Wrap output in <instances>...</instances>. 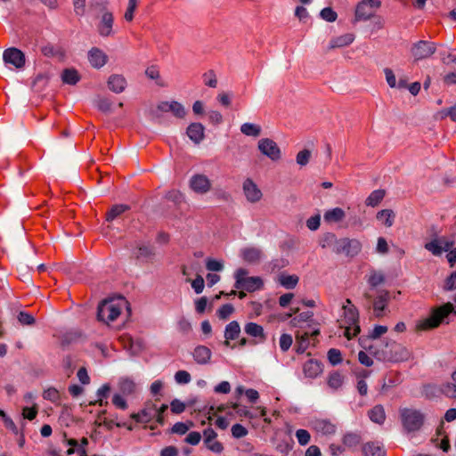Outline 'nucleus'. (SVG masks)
<instances>
[{
  "label": "nucleus",
  "instance_id": "17",
  "mask_svg": "<svg viewBox=\"0 0 456 456\" xmlns=\"http://www.w3.org/2000/svg\"><path fill=\"white\" fill-rule=\"evenodd\" d=\"M311 427L318 434L323 436L333 435L336 432V426L327 419H314L311 422Z\"/></svg>",
  "mask_w": 456,
  "mask_h": 456
},
{
  "label": "nucleus",
  "instance_id": "10",
  "mask_svg": "<svg viewBox=\"0 0 456 456\" xmlns=\"http://www.w3.org/2000/svg\"><path fill=\"white\" fill-rule=\"evenodd\" d=\"M362 249V243L356 239H340L338 248H336L337 254H346L354 256L359 254Z\"/></svg>",
  "mask_w": 456,
  "mask_h": 456
},
{
  "label": "nucleus",
  "instance_id": "5",
  "mask_svg": "<svg viewBox=\"0 0 456 456\" xmlns=\"http://www.w3.org/2000/svg\"><path fill=\"white\" fill-rule=\"evenodd\" d=\"M248 272L247 269L239 268L234 273V287L237 289H244L248 292H254L261 289L264 286L263 280L258 276L248 277Z\"/></svg>",
  "mask_w": 456,
  "mask_h": 456
},
{
  "label": "nucleus",
  "instance_id": "7",
  "mask_svg": "<svg viewBox=\"0 0 456 456\" xmlns=\"http://www.w3.org/2000/svg\"><path fill=\"white\" fill-rule=\"evenodd\" d=\"M381 2L379 0H362L355 9L354 21H365L375 17L379 9Z\"/></svg>",
  "mask_w": 456,
  "mask_h": 456
},
{
  "label": "nucleus",
  "instance_id": "45",
  "mask_svg": "<svg viewBox=\"0 0 456 456\" xmlns=\"http://www.w3.org/2000/svg\"><path fill=\"white\" fill-rule=\"evenodd\" d=\"M384 281L385 276L380 272L373 271L368 278V283L371 288H376L377 286L382 284Z\"/></svg>",
  "mask_w": 456,
  "mask_h": 456
},
{
  "label": "nucleus",
  "instance_id": "51",
  "mask_svg": "<svg viewBox=\"0 0 456 456\" xmlns=\"http://www.w3.org/2000/svg\"><path fill=\"white\" fill-rule=\"evenodd\" d=\"M321 17L329 21V22H333L337 20L338 18V15H337V12H334L330 7H325L323 8L322 11H321V13H320Z\"/></svg>",
  "mask_w": 456,
  "mask_h": 456
},
{
  "label": "nucleus",
  "instance_id": "62",
  "mask_svg": "<svg viewBox=\"0 0 456 456\" xmlns=\"http://www.w3.org/2000/svg\"><path fill=\"white\" fill-rule=\"evenodd\" d=\"M171 411L175 414H180L184 411L185 404L178 399H174L171 403Z\"/></svg>",
  "mask_w": 456,
  "mask_h": 456
},
{
  "label": "nucleus",
  "instance_id": "60",
  "mask_svg": "<svg viewBox=\"0 0 456 456\" xmlns=\"http://www.w3.org/2000/svg\"><path fill=\"white\" fill-rule=\"evenodd\" d=\"M368 371H363V374H362V378L358 379L357 381V390H358V393L361 395H367V392H368V386H367V383L365 382L364 380V378L367 377L368 375Z\"/></svg>",
  "mask_w": 456,
  "mask_h": 456
},
{
  "label": "nucleus",
  "instance_id": "46",
  "mask_svg": "<svg viewBox=\"0 0 456 456\" xmlns=\"http://www.w3.org/2000/svg\"><path fill=\"white\" fill-rule=\"evenodd\" d=\"M231 407L240 417H246L249 419H253L255 417L246 406L238 403H232Z\"/></svg>",
  "mask_w": 456,
  "mask_h": 456
},
{
  "label": "nucleus",
  "instance_id": "47",
  "mask_svg": "<svg viewBox=\"0 0 456 456\" xmlns=\"http://www.w3.org/2000/svg\"><path fill=\"white\" fill-rule=\"evenodd\" d=\"M310 158L311 151L309 150H303L297 154L296 160L299 166L304 167L308 164Z\"/></svg>",
  "mask_w": 456,
  "mask_h": 456
},
{
  "label": "nucleus",
  "instance_id": "18",
  "mask_svg": "<svg viewBox=\"0 0 456 456\" xmlns=\"http://www.w3.org/2000/svg\"><path fill=\"white\" fill-rule=\"evenodd\" d=\"M240 256L247 263L257 264L260 262L263 253L259 248L246 247L240 250Z\"/></svg>",
  "mask_w": 456,
  "mask_h": 456
},
{
  "label": "nucleus",
  "instance_id": "28",
  "mask_svg": "<svg viewBox=\"0 0 456 456\" xmlns=\"http://www.w3.org/2000/svg\"><path fill=\"white\" fill-rule=\"evenodd\" d=\"M134 254L137 259L148 262L153 258L155 252L154 248L151 245L142 244L137 247L136 251Z\"/></svg>",
  "mask_w": 456,
  "mask_h": 456
},
{
  "label": "nucleus",
  "instance_id": "33",
  "mask_svg": "<svg viewBox=\"0 0 456 456\" xmlns=\"http://www.w3.org/2000/svg\"><path fill=\"white\" fill-rule=\"evenodd\" d=\"M442 392L447 397L456 399V370L452 373V381L443 385Z\"/></svg>",
  "mask_w": 456,
  "mask_h": 456
},
{
  "label": "nucleus",
  "instance_id": "11",
  "mask_svg": "<svg viewBox=\"0 0 456 456\" xmlns=\"http://www.w3.org/2000/svg\"><path fill=\"white\" fill-rule=\"evenodd\" d=\"M211 181L207 175L197 174L190 179V188L196 193L205 194L211 189Z\"/></svg>",
  "mask_w": 456,
  "mask_h": 456
},
{
  "label": "nucleus",
  "instance_id": "59",
  "mask_svg": "<svg viewBox=\"0 0 456 456\" xmlns=\"http://www.w3.org/2000/svg\"><path fill=\"white\" fill-rule=\"evenodd\" d=\"M43 396L45 399L55 403L59 400L60 394L56 388L50 387V388L45 390Z\"/></svg>",
  "mask_w": 456,
  "mask_h": 456
},
{
  "label": "nucleus",
  "instance_id": "53",
  "mask_svg": "<svg viewBox=\"0 0 456 456\" xmlns=\"http://www.w3.org/2000/svg\"><path fill=\"white\" fill-rule=\"evenodd\" d=\"M297 442L301 445H306L310 442L311 436L305 429H298L296 432Z\"/></svg>",
  "mask_w": 456,
  "mask_h": 456
},
{
  "label": "nucleus",
  "instance_id": "50",
  "mask_svg": "<svg viewBox=\"0 0 456 456\" xmlns=\"http://www.w3.org/2000/svg\"><path fill=\"white\" fill-rule=\"evenodd\" d=\"M17 318L22 325H33L35 323L34 316L27 312H20Z\"/></svg>",
  "mask_w": 456,
  "mask_h": 456
},
{
  "label": "nucleus",
  "instance_id": "15",
  "mask_svg": "<svg viewBox=\"0 0 456 456\" xmlns=\"http://www.w3.org/2000/svg\"><path fill=\"white\" fill-rule=\"evenodd\" d=\"M320 334L319 330H314L311 332L305 331L304 330H300L297 331L296 339L298 344L297 346V353H304L308 346L311 344V340H314V338Z\"/></svg>",
  "mask_w": 456,
  "mask_h": 456
},
{
  "label": "nucleus",
  "instance_id": "1",
  "mask_svg": "<svg viewBox=\"0 0 456 456\" xmlns=\"http://www.w3.org/2000/svg\"><path fill=\"white\" fill-rule=\"evenodd\" d=\"M341 310L342 314L338 319V323L339 327L344 330V336L351 339L361 330L359 325V313L349 298L346 299L343 303Z\"/></svg>",
  "mask_w": 456,
  "mask_h": 456
},
{
  "label": "nucleus",
  "instance_id": "25",
  "mask_svg": "<svg viewBox=\"0 0 456 456\" xmlns=\"http://www.w3.org/2000/svg\"><path fill=\"white\" fill-rule=\"evenodd\" d=\"M118 388L119 394L123 395H131L136 390V384L132 379L122 377L118 379Z\"/></svg>",
  "mask_w": 456,
  "mask_h": 456
},
{
  "label": "nucleus",
  "instance_id": "61",
  "mask_svg": "<svg viewBox=\"0 0 456 456\" xmlns=\"http://www.w3.org/2000/svg\"><path fill=\"white\" fill-rule=\"evenodd\" d=\"M206 267L208 271L220 272L223 270L224 265L222 262L216 259H208Z\"/></svg>",
  "mask_w": 456,
  "mask_h": 456
},
{
  "label": "nucleus",
  "instance_id": "38",
  "mask_svg": "<svg viewBox=\"0 0 456 456\" xmlns=\"http://www.w3.org/2000/svg\"><path fill=\"white\" fill-rule=\"evenodd\" d=\"M377 219L381 221L385 226L391 227L394 224L395 214L391 209H383L378 212Z\"/></svg>",
  "mask_w": 456,
  "mask_h": 456
},
{
  "label": "nucleus",
  "instance_id": "37",
  "mask_svg": "<svg viewBox=\"0 0 456 456\" xmlns=\"http://www.w3.org/2000/svg\"><path fill=\"white\" fill-rule=\"evenodd\" d=\"M240 132L247 136L257 137L261 134V126L253 123H244L240 126Z\"/></svg>",
  "mask_w": 456,
  "mask_h": 456
},
{
  "label": "nucleus",
  "instance_id": "35",
  "mask_svg": "<svg viewBox=\"0 0 456 456\" xmlns=\"http://www.w3.org/2000/svg\"><path fill=\"white\" fill-rule=\"evenodd\" d=\"M61 79L65 84L76 85L80 80V77L75 69H66L61 74Z\"/></svg>",
  "mask_w": 456,
  "mask_h": 456
},
{
  "label": "nucleus",
  "instance_id": "23",
  "mask_svg": "<svg viewBox=\"0 0 456 456\" xmlns=\"http://www.w3.org/2000/svg\"><path fill=\"white\" fill-rule=\"evenodd\" d=\"M108 87L115 94H120L126 87V80L122 75H111L108 79Z\"/></svg>",
  "mask_w": 456,
  "mask_h": 456
},
{
  "label": "nucleus",
  "instance_id": "49",
  "mask_svg": "<svg viewBox=\"0 0 456 456\" xmlns=\"http://www.w3.org/2000/svg\"><path fill=\"white\" fill-rule=\"evenodd\" d=\"M234 311L232 305H223L217 311V315L222 320H226Z\"/></svg>",
  "mask_w": 456,
  "mask_h": 456
},
{
  "label": "nucleus",
  "instance_id": "16",
  "mask_svg": "<svg viewBox=\"0 0 456 456\" xmlns=\"http://www.w3.org/2000/svg\"><path fill=\"white\" fill-rule=\"evenodd\" d=\"M114 17L112 12L106 11L102 13L100 23L98 25V31L102 37H109L112 34V27Z\"/></svg>",
  "mask_w": 456,
  "mask_h": 456
},
{
  "label": "nucleus",
  "instance_id": "48",
  "mask_svg": "<svg viewBox=\"0 0 456 456\" xmlns=\"http://www.w3.org/2000/svg\"><path fill=\"white\" fill-rule=\"evenodd\" d=\"M112 403L116 408L121 409V410H126L128 407V404H127L126 399L123 397V395H121L119 393L114 394V395L112 397Z\"/></svg>",
  "mask_w": 456,
  "mask_h": 456
},
{
  "label": "nucleus",
  "instance_id": "26",
  "mask_svg": "<svg viewBox=\"0 0 456 456\" xmlns=\"http://www.w3.org/2000/svg\"><path fill=\"white\" fill-rule=\"evenodd\" d=\"M212 355L211 350L205 346H198L195 347L192 356L199 364H207Z\"/></svg>",
  "mask_w": 456,
  "mask_h": 456
},
{
  "label": "nucleus",
  "instance_id": "13",
  "mask_svg": "<svg viewBox=\"0 0 456 456\" xmlns=\"http://www.w3.org/2000/svg\"><path fill=\"white\" fill-rule=\"evenodd\" d=\"M244 195L250 203H256L262 199V191L250 178H247L242 185Z\"/></svg>",
  "mask_w": 456,
  "mask_h": 456
},
{
  "label": "nucleus",
  "instance_id": "41",
  "mask_svg": "<svg viewBox=\"0 0 456 456\" xmlns=\"http://www.w3.org/2000/svg\"><path fill=\"white\" fill-rule=\"evenodd\" d=\"M128 209H129V207L125 204L114 205L107 212L106 219H107V221H112Z\"/></svg>",
  "mask_w": 456,
  "mask_h": 456
},
{
  "label": "nucleus",
  "instance_id": "34",
  "mask_svg": "<svg viewBox=\"0 0 456 456\" xmlns=\"http://www.w3.org/2000/svg\"><path fill=\"white\" fill-rule=\"evenodd\" d=\"M240 333V327L236 321L231 322L226 325L224 330V337L227 340H234Z\"/></svg>",
  "mask_w": 456,
  "mask_h": 456
},
{
  "label": "nucleus",
  "instance_id": "27",
  "mask_svg": "<svg viewBox=\"0 0 456 456\" xmlns=\"http://www.w3.org/2000/svg\"><path fill=\"white\" fill-rule=\"evenodd\" d=\"M354 40V35L353 33H346L336 37H333L330 41V49L340 48L351 45Z\"/></svg>",
  "mask_w": 456,
  "mask_h": 456
},
{
  "label": "nucleus",
  "instance_id": "24",
  "mask_svg": "<svg viewBox=\"0 0 456 456\" xmlns=\"http://www.w3.org/2000/svg\"><path fill=\"white\" fill-rule=\"evenodd\" d=\"M364 456H386V451L379 442H368L362 448Z\"/></svg>",
  "mask_w": 456,
  "mask_h": 456
},
{
  "label": "nucleus",
  "instance_id": "55",
  "mask_svg": "<svg viewBox=\"0 0 456 456\" xmlns=\"http://www.w3.org/2000/svg\"><path fill=\"white\" fill-rule=\"evenodd\" d=\"M204 84L209 87L216 88L217 86V79L214 71L209 70L203 75Z\"/></svg>",
  "mask_w": 456,
  "mask_h": 456
},
{
  "label": "nucleus",
  "instance_id": "36",
  "mask_svg": "<svg viewBox=\"0 0 456 456\" xmlns=\"http://www.w3.org/2000/svg\"><path fill=\"white\" fill-rule=\"evenodd\" d=\"M143 418L147 419V423L153 419L158 422L159 411H157V405L153 403H147L145 407L142 410Z\"/></svg>",
  "mask_w": 456,
  "mask_h": 456
},
{
  "label": "nucleus",
  "instance_id": "54",
  "mask_svg": "<svg viewBox=\"0 0 456 456\" xmlns=\"http://www.w3.org/2000/svg\"><path fill=\"white\" fill-rule=\"evenodd\" d=\"M175 380L178 384H188L191 380V377L186 370H178L175 374Z\"/></svg>",
  "mask_w": 456,
  "mask_h": 456
},
{
  "label": "nucleus",
  "instance_id": "44",
  "mask_svg": "<svg viewBox=\"0 0 456 456\" xmlns=\"http://www.w3.org/2000/svg\"><path fill=\"white\" fill-rule=\"evenodd\" d=\"M361 436L355 433H347L343 437V444L347 447H354L361 443Z\"/></svg>",
  "mask_w": 456,
  "mask_h": 456
},
{
  "label": "nucleus",
  "instance_id": "3",
  "mask_svg": "<svg viewBox=\"0 0 456 456\" xmlns=\"http://www.w3.org/2000/svg\"><path fill=\"white\" fill-rule=\"evenodd\" d=\"M378 358L387 362H403L411 357V352L402 344L395 341L387 342L380 352L376 353Z\"/></svg>",
  "mask_w": 456,
  "mask_h": 456
},
{
  "label": "nucleus",
  "instance_id": "12",
  "mask_svg": "<svg viewBox=\"0 0 456 456\" xmlns=\"http://www.w3.org/2000/svg\"><path fill=\"white\" fill-rule=\"evenodd\" d=\"M3 59L5 63L12 64L17 69H20L25 65L24 53L15 47L4 50Z\"/></svg>",
  "mask_w": 456,
  "mask_h": 456
},
{
  "label": "nucleus",
  "instance_id": "6",
  "mask_svg": "<svg viewBox=\"0 0 456 456\" xmlns=\"http://www.w3.org/2000/svg\"><path fill=\"white\" fill-rule=\"evenodd\" d=\"M453 310V306L451 303H447L436 309H435L429 317L421 320L418 324L417 328L420 330H427L436 328L442 321L447 317Z\"/></svg>",
  "mask_w": 456,
  "mask_h": 456
},
{
  "label": "nucleus",
  "instance_id": "56",
  "mask_svg": "<svg viewBox=\"0 0 456 456\" xmlns=\"http://www.w3.org/2000/svg\"><path fill=\"white\" fill-rule=\"evenodd\" d=\"M137 6V0H128V5L126 11L125 12V20L127 21H132L134 19V12Z\"/></svg>",
  "mask_w": 456,
  "mask_h": 456
},
{
  "label": "nucleus",
  "instance_id": "19",
  "mask_svg": "<svg viewBox=\"0 0 456 456\" xmlns=\"http://www.w3.org/2000/svg\"><path fill=\"white\" fill-rule=\"evenodd\" d=\"M107 55L99 48H92L88 53L90 64L96 69L103 67L107 62Z\"/></svg>",
  "mask_w": 456,
  "mask_h": 456
},
{
  "label": "nucleus",
  "instance_id": "52",
  "mask_svg": "<svg viewBox=\"0 0 456 456\" xmlns=\"http://www.w3.org/2000/svg\"><path fill=\"white\" fill-rule=\"evenodd\" d=\"M328 359L332 365H337L342 361L341 353L338 349L331 348L328 351Z\"/></svg>",
  "mask_w": 456,
  "mask_h": 456
},
{
  "label": "nucleus",
  "instance_id": "57",
  "mask_svg": "<svg viewBox=\"0 0 456 456\" xmlns=\"http://www.w3.org/2000/svg\"><path fill=\"white\" fill-rule=\"evenodd\" d=\"M293 342L292 337L289 334H282L280 338V347L283 352L289 349Z\"/></svg>",
  "mask_w": 456,
  "mask_h": 456
},
{
  "label": "nucleus",
  "instance_id": "29",
  "mask_svg": "<svg viewBox=\"0 0 456 456\" xmlns=\"http://www.w3.org/2000/svg\"><path fill=\"white\" fill-rule=\"evenodd\" d=\"M346 216L345 211L340 208H334L324 213L323 218L326 223L334 224L342 221Z\"/></svg>",
  "mask_w": 456,
  "mask_h": 456
},
{
  "label": "nucleus",
  "instance_id": "32",
  "mask_svg": "<svg viewBox=\"0 0 456 456\" xmlns=\"http://www.w3.org/2000/svg\"><path fill=\"white\" fill-rule=\"evenodd\" d=\"M339 240L337 239L336 235L331 232H328L323 235L321 239L320 245L322 248H330L336 253V248H338Z\"/></svg>",
  "mask_w": 456,
  "mask_h": 456
},
{
  "label": "nucleus",
  "instance_id": "42",
  "mask_svg": "<svg viewBox=\"0 0 456 456\" xmlns=\"http://www.w3.org/2000/svg\"><path fill=\"white\" fill-rule=\"evenodd\" d=\"M304 371L309 377H315L321 371L318 362L310 360L304 365Z\"/></svg>",
  "mask_w": 456,
  "mask_h": 456
},
{
  "label": "nucleus",
  "instance_id": "4",
  "mask_svg": "<svg viewBox=\"0 0 456 456\" xmlns=\"http://www.w3.org/2000/svg\"><path fill=\"white\" fill-rule=\"evenodd\" d=\"M400 418L404 430L408 433L419 431L425 422V415L420 411L411 408L400 410Z\"/></svg>",
  "mask_w": 456,
  "mask_h": 456
},
{
  "label": "nucleus",
  "instance_id": "39",
  "mask_svg": "<svg viewBox=\"0 0 456 456\" xmlns=\"http://www.w3.org/2000/svg\"><path fill=\"white\" fill-rule=\"evenodd\" d=\"M384 190H375L373 191L366 199L365 203L367 206L376 207L378 206L381 200L385 197Z\"/></svg>",
  "mask_w": 456,
  "mask_h": 456
},
{
  "label": "nucleus",
  "instance_id": "21",
  "mask_svg": "<svg viewBox=\"0 0 456 456\" xmlns=\"http://www.w3.org/2000/svg\"><path fill=\"white\" fill-rule=\"evenodd\" d=\"M389 299V293L387 290H380L373 301V310L377 317L383 315L387 303Z\"/></svg>",
  "mask_w": 456,
  "mask_h": 456
},
{
  "label": "nucleus",
  "instance_id": "9",
  "mask_svg": "<svg viewBox=\"0 0 456 456\" xmlns=\"http://www.w3.org/2000/svg\"><path fill=\"white\" fill-rule=\"evenodd\" d=\"M258 149L262 154L265 155L273 161H276L281 159V150L277 143L272 139L263 138L259 140Z\"/></svg>",
  "mask_w": 456,
  "mask_h": 456
},
{
  "label": "nucleus",
  "instance_id": "22",
  "mask_svg": "<svg viewBox=\"0 0 456 456\" xmlns=\"http://www.w3.org/2000/svg\"><path fill=\"white\" fill-rule=\"evenodd\" d=\"M159 109L161 111H171L179 118H183L186 115L184 107L180 102L175 101L171 102H164L159 106Z\"/></svg>",
  "mask_w": 456,
  "mask_h": 456
},
{
  "label": "nucleus",
  "instance_id": "58",
  "mask_svg": "<svg viewBox=\"0 0 456 456\" xmlns=\"http://www.w3.org/2000/svg\"><path fill=\"white\" fill-rule=\"evenodd\" d=\"M232 435L235 438H241L248 435V430L240 424H234L232 427Z\"/></svg>",
  "mask_w": 456,
  "mask_h": 456
},
{
  "label": "nucleus",
  "instance_id": "63",
  "mask_svg": "<svg viewBox=\"0 0 456 456\" xmlns=\"http://www.w3.org/2000/svg\"><path fill=\"white\" fill-rule=\"evenodd\" d=\"M321 216L320 215H315L311 216L306 221V226L311 231H316L320 227Z\"/></svg>",
  "mask_w": 456,
  "mask_h": 456
},
{
  "label": "nucleus",
  "instance_id": "43",
  "mask_svg": "<svg viewBox=\"0 0 456 456\" xmlns=\"http://www.w3.org/2000/svg\"><path fill=\"white\" fill-rule=\"evenodd\" d=\"M279 281L286 289H294L298 282V277L297 275H281Z\"/></svg>",
  "mask_w": 456,
  "mask_h": 456
},
{
  "label": "nucleus",
  "instance_id": "14",
  "mask_svg": "<svg viewBox=\"0 0 456 456\" xmlns=\"http://www.w3.org/2000/svg\"><path fill=\"white\" fill-rule=\"evenodd\" d=\"M454 242L452 240L440 238L433 240L425 245V248L430 251L434 256H440L444 251H448L452 248Z\"/></svg>",
  "mask_w": 456,
  "mask_h": 456
},
{
  "label": "nucleus",
  "instance_id": "64",
  "mask_svg": "<svg viewBox=\"0 0 456 456\" xmlns=\"http://www.w3.org/2000/svg\"><path fill=\"white\" fill-rule=\"evenodd\" d=\"M456 289V271L453 272L444 282V289L453 290Z\"/></svg>",
  "mask_w": 456,
  "mask_h": 456
},
{
  "label": "nucleus",
  "instance_id": "30",
  "mask_svg": "<svg viewBox=\"0 0 456 456\" xmlns=\"http://www.w3.org/2000/svg\"><path fill=\"white\" fill-rule=\"evenodd\" d=\"M244 330L248 336L259 338L260 341H264L265 339L264 329L257 323L248 322L244 327Z\"/></svg>",
  "mask_w": 456,
  "mask_h": 456
},
{
  "label": "nucleus",
  "instance_id": "40",
  "mask_svg": "<svg viewBox=\"0 0 456 456\" xmlns=\"http://www.w3.org/2000/svg\"><path fill=\"white\" fill-rule=\"evenodd\" d=\"M344 383V376L338 371H333L329 375L328 385L332 389H338Z\"/></svg>",
  "mask_w": 456,
  "mask_h": 456
},
{
  "label": "nucleus",
  "instance_id": "8",
  "mask_svg": "<svg viewBox=\"0 0 456 456\" xmlns=\"http://www.w3.org/2000/svg\"><path fill=\"white\" fill-rule=\"evenodd\" d=\"M436 49L435 43L420 40L412 45L411 54L415 61H420L430 57Z\"/></svg>",
  "mask_w": 456,
  "mask_h": 456
},
{
  "label": "nucleus",
  "instance_id": "31",
  "mask_svg": "<svg viewBox=\"0 0 456 456\" xmlns=\"http://www.w3.org/2000/svg\"><path fill=\"white\" fill-rule=\"evenodd\" d=\"M370 419L377 424H383L386 419V413L384 407L380 404L375 405L368 411Z\"/></svg>",
  "mask_w": 456,
  "mask_h": 456
},
{
  "label": "nucleus",
  "instance_id": "20",
  "mask_svg": "<svg viewBox=\"0 0 456 456\" xmlns=\"http://www.w3.org/2000/svg\"><path fill=\"white\" fill-rule=\"evenodd\" d=\"M205 127L200 123H191L188 127L186 134L188 137L196 144H199L205 136Z\"/></svg>",
  "mask_w": 456,
  "mask_h": 456
},
{
  "label": "nucleus",
  "instance_id": "2",
  "mask_svg": "<svg viewBox=\"0 0 456 456\" xmlns=\"http://www.w3.org/2000/svg\"><path fill=\"white\" fill-rule=\"evenodd\" d=\"M124 308L128 309V303L125 297L105 299L98 306L97 318L109 324L117 320Z\"/></svg>",
  "mask_w": 456,
  "mask_h": 456
}]
</instances>
